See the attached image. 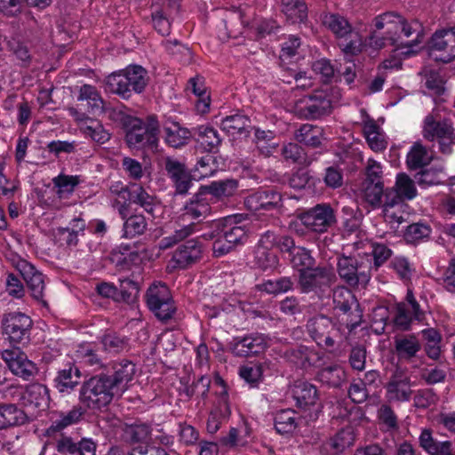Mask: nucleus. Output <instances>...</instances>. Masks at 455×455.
Wrapping results in <instances>:
<instances>
[{
	"instance_id": "obj_52",
	"label": "nucleus",
	"mask_w": 455,
	"mask_h": 455,
	"mask_svg": "<svg viewBox=\"0 0 455 455\" xmlns=\"http://www.w3.org/2000/svg\"><path fill=\"white\" fill-rule=\"evenodd\" d=\"M172 299L171 291L167 285L163 283H153L147 291L146 301L148 307H155L159 303L168 301Z\"/></svg>"
},
{
	"instance_id": "obj_34",
	"label": "nucleus",
	"mask_w": 455,
	"mask_h": 455,
	"mask_svg": "<svg viewBox=\"0 0 455 455\" xmlns=\"http://www.w3.org/2000/svg\"><path fill=\"white\" fill-rule=\"evenodd\" d=\"M22 397L26 405L42 410L49 405V389L43 384L34 383L29 385Z\"/></svg>"
},
{
	"instance_id": "obj_46",
	"label": "nucleus",
	"mask_w": 455,
	"mask_h": 455,
	"mask_svg": "<svg viewBox=\"0 0 455 455\" xmlns=\"http://www.w3.org/2000/svg\"><path fill=\"white\" fill-rule=\"evenodd\" d=\"M196 232V223L191 222L187 225L180 226L176 228L174 232L167 236L163 237L159 242V249L166 250L172 247L174 244L185 240L188 236Z\"/></svg>"
},
{
	"instance_id": "obj_23",
	"label": "nucleus",
	"mask_w": 455,
	"mask_h": 455,
	"mask_svg": "<svg viewBox=\"0 0 455 455\" xmlns=\"http://www.w3.org/2000/svg\"><path fill=\"white\" fill-rule=\"evenodd\" d=\"M152 427L147 422L136 420L132 424H125L123 428L122 438L131 449L140 445H147L151 442Z\"/></svg>"
},
{
	"instance_id": "obj_47",
	"label": "nucleus",
	"mask_w": 455,
	"mask_h": 455,
	"mask_svg": "<svg viewBox=\"0 0 455 455\" xmlns=\"http://www.w3.org/2000/svg\"><path fill=\"white\" fill-rule=\"evenodd\" d=\"M275 427L280 434H288L294 431L298 426L296 411L291 409L282 410L275 413Z\"/></svg>"
},
{
	"instance_id": "obj_53",
	"label": "nucleus",
	"mask_w": 455,
	"mask_h": 455,
	"mask_svg": "<svg viewBox=\"0 0 455 455\" xmlns=\"http://www.w3.org/2000/svg\"><path fill=\"white\" fill-rule=\"evenodd\" d=\"M164 134L165 142L172 148H180L185 145L190 136L188 129L182 128L175 123L164 127Z\"/></svg>"
},
{
	"instance_id": "obj_3",
	"label": "nucleus",
	"mask_w": 455,
	"mask_h": 455,
	"mask_svg": "<svg viewBox=\"0 0 455 455\" xmlns=\"http://www.w3.org/2000/svg\"><path fill=\"white\" fill-rule=\"evenodd\" d=\"M122 124L125 130V140L130 148L154 150L158 143L159 123L155 116L146 120L124 116Z\"/></svg>"
},
{
	"instance_id": "obj_37",
	"label": "nucleus",
	"mask_w": 455,
	"mask_h": 455,
	"mask_svg": "<svg viewBox=\"0 0 455 455\" xmlns=\"http://www.w3.org/2000/svg\"><path fill=\"white\" fill-rule=\"evenodd\" d=\"M127 202L139 205L150 215H154L155 208L157 205L156 198L149 195L143 187L135 183L130 185Z\"/></svg>"
},
{
	"instance_id": "obj_51",
	"label": "nucleus",
	"mask_w": 455,
	"mask_h": 455,
	"mask_svg": "<svg viewBox=\"0 0 455 455\" xmlns=\"http://www.w3.org/2000/svg\"><path fill=\"white\" fill-rule=\"evenodd\" d=\"M197 141L205 151L212 152L220 146L221 140L214 128L201 125L197 128Z\"/></svg>"
},
{
	"instance_id": "obj_1",
	"label": "nucleus",
	"mask_w": 455,
	"mask_h": 455,
	"mask_svg": "<svg viewBox=\"0 0 455 455\" xmlns=\"http://www.w3.org/2000/svg\"><path fill=\"white\" fill-rule=\"evenodd\" d=\"M376 30H381L393 45L412 47L421 42L422 26L417 20L407 22L400 14L387 12L376 16L372 20Z\"/></svg>"
},
{
	"instance_id": "obj_6",
	"label": "nucleus",
	"mask_w": 455,
	"mask_h": 455,
	"mask_svg": "<svg viewBox=\"0 0 455 455\" xmlns=\"http://www.w3.org/2000/svg\"><path fill=\"white\" fill-rule=\"evenodd\" d=\"M422 135L427 140L436 142L442 154H451L455 143V132L449 119L441 118L434 111L429 113L423 120Z\"/></svg>"
},
{
	"instance_id": "obj_57",
	"label": "nucleus",
	"mask_w": 455,
	"mask_h": 455,
	"mask_svg": "<svg viewBox=\"0 0 455 455\" xmlns=\"http://www.w3.org/2000/svg\"><path fill=\"white\" fill-rule=\"evenodd\" d=\"M318 379L321 382L328 386L339 387L346 379V372L343 368L339 365H331L323 368L318 372Z\"/></svg>"
},
{
	"instance_id": "obj_39",
	"label": "nucleus",
	"mask_w": 455,
	"mask_h": 455,
	"mask_svg": "<svg viewBox=\"0 0 455 455\" xmlns=\"http://www.w3.org/2000/svg\"><path fill=\"white\" fill-rule=\"evenodd\" d=\"M251 428L243 423L235 427H231L228 434L220 440L221 443L229 448L245 447L251 439Z\"/></svg>"
},
{
	"instance_id": "obj_40",
	"label": "nucleus",
	"mask_w": 455,
	"mask_h": 455,
	"mask_svg": "<svg viewBox=\"0 0 455 455\" xmlns=\"http://www.w3.org/2000/svg\"><path fill=\"white\" fill-rule=\"evenodd\" d=\"M80 379V371L76 367L68 365L66 368L60 370L54 379L55 387L60 392L72 391Z\"/></svg>"
},
{
	"instance_id": "obj_7",
	"label": "nucleus",
	"mask_w": 455,
	"mask_h": 455,
	"mask_svg": "<svg viewBox=\"0 0 455 455\" xmlns=\"http://www.w3.org/2000/svg\"><path fill=\"white\" fill-rule=\"evenodd\" d=\"M309 337L321 347L333 352L343 340L340 328L332 320L323 315L309 318L306 324Z\"/></svg>"
},
{
	"instance_id": "obj_45",
	"label": "nucleus",
	"mask_w": 455,
	"mask_h": 455,
	"mask_svg": "<svg viewBox=\"0 0 455 455\" xmlns=\"http://www.w3.org/2000/svg\"><path fill=\"white\" fill-rule=\"evenodd\" d=\"M77 100L80 101H87L91 112L93 114L104 111V100L96 87L93 85L84 84L81 86Z\"/></svg>"
},
{
	"instance_id": "obj_12",
	"label": "nucleus",
	"mask_w": 455,
	"mask_h": 455,
	"mask_svg": "<svg viewBox=\"0 0 455 455\" xmlns=\"http://www.w3.org/2000/svg\"><path fill=\"white\" fill-rule=\"evenodd\" d=\"M32 324L31 318L20 312L6 314L2 322L4 334L12 344L27 342L29 339Z\"/></svg>"
},
{
	"instance_id": "obj_63",
	"label": "nucleus",
	"mask_w": 455,
	"mask_h": 455,
	"mask_svg": "<svg viewBox=\"0 0 455 455\" xmlns=\"http://www.w3.org/2000/svg\"><path fill=\"white\" fill-rule=\"evenodd\" d=\"M291 263L295 268L300 269L312 268L315 259L312 257L310 251L304 247H297L292 251Z\"/></svg>"
},
{
	"instance_id": "obj_35",
	"label": "nucleus",
	"mask_w": 455,
	"mask_h": 455,
	"mask_svg": "<svg viewBox=\"0 0 455 455\" xmlns=\"http://www.w3.org/2000/svg\"><path fill=\"white\" fill-rule=\"evenodd\" d=\"M206 195L223 200L233 196L238 188V181L234 179L212 181L207 186L201 187Z\"/></svg>"
},
{
	"instance_id": "obj_41",
	"label": "nucleus",
	"mask_w": 455,
	"mask_h": 455,
	"mask_svg": "<svg viewBox=\"0 0 455 455\" xmlns=\"http://www.w3.org/2000/svg\"><path fill=\"white\" fill-rule=\"evenodd\" d=\"M362 196L363 199L372 208H379L385 200L383 181L363 182Z\"/></svg>"
},
{
	"instance_id": "obj_36",
	"label": "nucleus",
	"mask_w": 455,
	"mask_h": 455,
	"mask_svg": "<svg viewBox=\"0 0 455 455\" xmlns=\"http://www.w3.org/2000/svg\"><path fill=\"white\" fill-rule=\"evenodd\" d=\"M433 158V151L427 149L421 142H415L407 153L406 163L410 170H417L430 164Z\"/></svg>"
},
{
	"instance_id": "obj_31",
	"label": "nucleus",
	"mask_w": 455,
	"mask_h": 455,
	"mask_svg": "<svg viewBox=\"0 0 455 455\" xmlns=\"http://www.w3.org/2000/svg\"><path fill=\"white\" fill-rule=\"evenodd\" d=\"M301 103H305L299 108V114L305 118H318L326 114L331 108V101L323 92L305 97Z\"/></svg>"
},
{
	"instance_id": "obj_5",
	"label": "nucleus",
	"mask_w": 455,
	"mask_h": 455,
	"mask_svg": "<svg viewBox=\"0 0 455 455\" xmlns=\"http://www.w3.org/2000/svg\"><path fill=\"white\" fill-rule=\"evenodd\" d=\"M119 397L120 395L104 373L93 376L84 382L79 395L80 402L91 410H100Z\"/></svg>"
},
{
	"instance_id": "obj_24",
	"label": "nucleus",
	"mask_w": 455,
	"mask_h": 455,
	"mask_svg": "<svg viewBox=\"0 0 455 455\" xmlns=\"http://www.w3.org/2000/svg\"><path fill=\"white\" fill-rule=\"evenodd\" d=\"M282 196L280 193L273 190H258L244 200L245 206L252 212L270 211L276 209L281 205Z\"/></svg>"
},
{
	"instance_id": "obj_28",
	"label": "nucleus",
	"mask_w": 455,
	"mask_h": 455,
	"mask_svg": "<svg viewBox=\"0 0 455 455\" xmlns=\"http://www.w3.org/2000/svg\"><path fill=\"white\" fill-rule=\"evenodd\" d=\"M285 358L300 368L315 366L322 360L320 355L308 347L299 345L288 348L284 352Z\"/></svg>"
},
{
	"instance_id": "obj_43",
	"label": "nucleus",
	"mask_w": 455,
	"mask_h": 455,
	"mask_svg": "<svg viewBox=\"0 0 455 455\" xmlns=\"http://www.w3.org/2000/svg\"><path fill=\"white\" fill-rule=\"evenodd\" d=\"M323 24L339 40H347L348 35L353 31L352 26L347 20L339 14L331 13L325 15Z\"/></svg>"
},
{
	"instance_id": "obj_11",
	"label": "nucleus",
	"mask_w": 455,
	"mask_h": 455,
	"mask_svg": "<svg viewBox=\"0 0 455 455\" xmlns=\"http://www.w3.org/2000/svg\"><path fill=\"white\" fill-rule=\"evenodd\" d=\"M429 57L443 63L455 59V27L450 29L436 31L430 41Z\"/></svg>"
},
{
	"instance_id": "obj_38",
	"label": "nucleus",
	"mask_w": 455,
	"mask_h": 455,
	"mask_svg": "<svg viewBox=\"0 0 455 455\" xmlns=\"http://www.w3.org/2000/svg\"><path fill=\"white\" fill-rule=\"evenodd\" d=\"M294 137L299 143L317 148L322 143L323 133L321 127L311 124H304L295 132Z\"/></svg>"
},
{
	"instance_id": "obj_15",
	"label": "nucleus",
	"mask_w": 455,
	"mask_h": 455,
	"mask_svg": "<svg viewBox=\"0 0 455 455\" xmlns=\"http://www.w3.org/2000/svg\"><path fill=\"white\" fill-rule=\"evenodd\" d=\"M267 347V339L261 333H251L235 337L230 343V349L236 356H250L260 354Z\"/></svg>"
},
{
	"instance_id": "obj_16",
	"label": "nucleus",
	"mask_w": 455,
	"mask_h": 455,
	"mask_svg": "<svg viewBox=\"0 0 455 455\" xmlns=\"http://www.w3.org/2000/svg\"><path fill=\"white\" fill-rule=\"evenodd\" d=\"M202 255V243L198 239H190L174 251L171 263L172 267L184 269L200 260Z\"/></svg>"
},
{
	"instance_id": "obj_33",
	"label": "nucleus",
	"mask_w": 455,
	"mask_h": 455,
	"mask_svg": "<svg viewBox=\"0 0 455 455\" xmlns=\"http://www.w3.org/2000/svg\"><path fill=\"white\" fill-rule=\"evenodd\" d=\"M391 199L389 196H385V200L380 207H382L385 220L391 226L397 227L405 220V209L408 205L400 200Z\"/></svg>"
},
{
	"instance_id": "obj_58",
	"label": "nucleus",
	"mask_w": 455,
	"mask_h": 455,
	"mask_svg": "<svg viewBox=\"0 0 455 455\" xmlns=\"http://www.w3.org/2000/svg\"><path fill=\"white\" fill-rule=\"evenodd\" d=\"M339 46L346 55L350 56H355L366 49L363 36L354 30L348 35L347 40H339Z\"/></svg>"
},
{
	"instance_id": "obj_18",
	"label": "nucleus",
	"mask_w": 455,
	"mask_h": 455,
	"mask_svg": "<svg viewBox=\"0 0 455 455\" xmlns=\"http://www.w3.org/2000/svg\"><path fill=\"white\" fill-rule=\"evenodd\" d=\"M136 371L135 364L129 360H121L114 362L111 365V371L104 373L115 387L116 392L123 395L128 389L129 383L132 380Z\"/></svg>"
},
{
	"instance_id": "obj_62",
	"label": "nucleus",
	"mask_w": 455,
	"mask_h": 455,
	"mask_svg": "<svg viewBox=\"0 0 455 455\" xmlns=\"http://www.w3.org/2000/svg\"><path fill=\"white\" fill-rule=\"evenodd\" d=\"M438 401V395L432 388H422L415 392L413 404L417 409H427Z\"/></svg>"
},
{
	"instance_id": "obj_19",
	"label": "nucleus",
	"mask_w": 455,
	"mask_h": 455,
	"mask_svg": "<svg viewBox=\"0 0 455 455\" xmlns=\"http://www.w3.org/2000/svg\"><path fill=\"white\" fill-rule=\"evenodd\" d=\"M419 446L428 455H451L455 440L440 441L430 427H422L418 437Z\"/></svg>"
},
{
	"instance_id": "obj_20",
	"label": "nucleus",
	"mask_w": 455,
	"mask_h": 455,
	"mask_svg": "<svg viewBox=\"0 0 455 455\" xmlns=\"http://www.w3.org/2000/svg\"><path fill=\"white\" fill-rule=\"evenodd\" d=\"M71 113L77 122L81 132L86 138H90L98 144H104L110 140L111 134L99 120L90 118L76 110H71Z\"/></svg>"
},
{
	"instance_id": "obj_44",
	"label": "nucleus",
	"mask_w": 455,
	"mask_h": 455,
	"mask_svg": "<svg viewBox=\"0 0 455 455\" xmlns=\"http://www.w3.org/2000/svg\"><path fill=\"white\" fill-rule=\"evenodd\" d=\"M395 347L400 358L411 359L417 355L421 346L414 335H406L395 339Z\"/></svg>"
},
{
	"instance_id": "obj_48",
	"label": "nucleus",
	"mask_w": 455,
	"mask_h": 455,
	"mask_svg": "<svg viewBox=\"0 0 455 455\" xmlns=\"http://www.w3.org/2000/svg\"><path fill=\"white\" fill-rule=\"evenodd\" d=\"M422 337L425 340V351L427 355L438 360L441 355L442 336L438 331L434 328H428L422 331Z\"/></svg>"
},
{
	"instance_id": "obj_55",
	"label": "nucleus",
	"mask_w": 455,
	"mask_h": 455,
	"mask_svg": "<svg viewBox=\"0 0 455 455\" xmlns=\"http://www.w3.org/2000/svg\"><path fill=\"white\" fill-rule=\"evenodd\" d=\"M80 181V176L65 174H60L52 180L54 186L58 188L57 195L59 198H65L72 195Z\"/></svg>"
},
{
	"instance_id": "obj_17",
	"label": "nucleus",
	"mask_w": 455,
	"mask_h": 455,
	"mask_svg": "<svg viewBox=\"0 0 455 455\" xmlns=\"http://www.w3.org/2000/svg\"><path fill=\"white\" fill-rule=\"evenodd\" d=\"M423 313L412 291L408 290L406 301L396 305L394 323L400 330H407L413 319L420 320Z\"/></svg>"
},
{
	"instance_id": "obj_4",
	"label": "nucleus",
	"mask_w": 455,
	"mask_h": 455,
	"mask_svg": "<svg viewBox=\"0 0 455 455\" xmlns=\"http://www.w3.org/2000/svg\"><path fill=\"white\" fill-rule=\"evenodd\" d=\"M147 70L140 65H130L124 69L114 72L106 79L107 90L124 100L132 92L140 93L148 84Z\"/></svg>"
},
{
	"instance_id": "obj_30",
	"label": "nucleus",
	"mask_w": 455,
	"mask_h": 455,
	"mask_svg": "<svg viewBox=\"0 0 455 455\" xmlns=\"http://www.w3.org/2000/svg\"><path fill=\"white\" fill-rule=\"evenodd\" d=\"M291 393L296 405L304 411L310 410L315 406L318 401L316 387L307 381L295 382Z\"/></svg>"
},
{
	"instance_id": "obj_49",
	"label": "nucleus",
	"mask_w": 455,
	"mask_h": 455,
	"mask_svg": "<svg viewBox=\"0 0 455 455\" xmlns=\"http://www.w3.org/2000/svg\"><path fill=\"white\" fill-rule=\"evenodd\" d=\"M24 414L14 404H0V429L23 423Z\"/></svg>"
},
{
	"instance_id": "obj_54",
	"label": "nucleus",
	"mask_w": 455,
	"mask_h": 455,
	"mask_svg": "<svg viewBox=\"0 0 455 455\" xmlns=\"http://www.w3.org/2000/svg\"><path fill=\"white\" fill-rule=\"evenodd\" d=\"M250 120L247 116L235 114L226 116L221 121V128L229 135L235 136L245 132L246 128L249 126Z\"/></svg>"
},
{
	"instance_id": "obj_64",
	"label": "nucleus",
	"mask_w": 455,
	"mask_h": 455,
	"mask_svg": "<svg viewBox=\"0 0 455 455\" xmlns=\"http://www.w3.org/2000/svg\"><path fill=\"white\" fill-rule=\"evenodd\" d=\"M301 40L299 36H289L281 45L280 59L282 61L291 60L299 54Z\"/></svg>"
},
{
	"instance_id": "obj_59",
	"label": "nucleus",
	"mask_w": 455,
	"mask_h": 455,
	"mask_svg": "<svg viewBox=\"0 0 455 455\" xmlns=\"http://www.w3.org/2000/svg\"><path fill=\"white\" fill-rule=\"evenodd\" d=\"M104 350L111 354H118L129 347V339L116 333L105 334L101 339Z\"/></svg>"
},
{
	"instance_id": "obj_14",
	"label": "nucleus",
	"mask_w": 455,
	"mask_h": 455,
	"mask_svg": "<svg viewBox=\"0 0 455 455\" xmlns=\"http://www.w3.org/2000/svg\"><path fill=\"white\" fill-rule=\"evenodd\" d=\"M2 358L13 374L25 380H28L37 372L36 363L28 360L27 355L19 347L4 349L2 352Z\"/></svg>"
},
{
	"instance_id": "obj_29",
	"label": "nucleus",
	"mask_w": 455,
	"mask_h": 455,
	"mask_svg": "<svg viewBox=\"0 0 455 455\" xmlns=\"http://www.w3.org/2000/svg\"><path fill=\"white\" fill-rule=\"evenodd\" d=\"M385 196L392 198L391 200L396 199L405 203L416 197L417 188L414 181L407 174L399 173L394 187L385 190Z\"/></svg>"
},
{
	"instance_id": "obj_9",
	"label": "nucleus",
	"mask_w": 455,
	"mask_h": 455,
	"mask_svg": "<svg viewBox=\"0 0 455 455\" xmlns=\"http://www.w3.org/2000/svg\"><path fill=\"white\" fill-rule=\"evenodd\" d=\"M372 264L371 261H359L355 257L339 256L337 261V271L342 281L349 286L366 284L371 278Z\"/></svg>"
},
{
	"instance_id": "obj_2",
	"label": "nucleus",
	"mask_w": 455,
	"mask_h": 455,
	"mask_svg": "<svg viewBox=\"0 0 455 455\" xmlns=\"http://www.w3.org/2000/svg\"><path fill=\"white\" fill-rule=\"evenodd\" d=\"M209 236L213 240L212 252L215 257H222L229 253L247 240V230L245 227L239 224L238 217L235 215L213 220Z\"/></svg>"
},
{
	"instance_id": "obj_27",
	"label": "nucleus",
	"mask_w": 455,
	"mask_h": 455,
	"mask_svg": "<svg viewBox=\"0 0 455 455\" xmlns=\"http://www.w3.org/2000/svg\"><path fill=\"white\" fill-rule=\"evenodd\" d=\"M118 213L124 220L123 237L132 239L143 235L148 229V222L144 215L134 213L128 216V204H121Z\"/></svg>"
},
{
	"instance_id": "obj_13",
	"label": "nucleus",
	"mask_w": 455,
	"mask_h": 455,
	"mask_svg": "<svg viewBox=\"0 0 455 455\" xmlns=\"http://www.w3.org/2000/svg\"><path fill=\"white\" fill-rule=\"evenodd\" d=\"M335 280V274L330 267H317L300 269L299 283L303 292L324 291Z\"/></svg>"
},
{
	"instance_id": "obj_10",
	"label": "nucleus",
	"mask_w": 455,
	"mask_h": 455,
	"mask_svg": "<svg viewBox=\"0 0 455 455\" xmlns=\"http://www.w3.org/2000/svg\"><path fill=\"white\" fill-rule=\"evenodd\" d=\"M303 226L309 231L322 234L336 222L333 209L327 204H319L299 215Z\"/></svg>"
},
{
	"instance_id": "obj_50",
	"label": "nucleus",
	"mask_w": 455,
	"mask_h": 455,
	"mask_svg": "<svg viewBox=\"0 0 455 455\" xmlns=\"http://www.w3.org/2000/svg\"><path fill=\"white\" fill-rule=\"evenodd\" d=\"M293 282L291 277L283 276L275 280H265L257 285L260 291L271 295H278L292 290Z\"/></svg>"
},
{
	"instance_id": "obj_21",
	"label": "nucleus",
	"mask_w": 455,
	"mask_h": 455,
	"mask_svg": "<svg viewBox=\"0 0 455 455\" xmlns=\"http://www.w3.org/2000/svg\"><path fill=\"white\" fill-rule=\"evenodd\" d=\"M84 410L80 406H75L68 411H56L51 417V425L45 429L44 435L55 437L58 433L81 421Z\"/></svg>"
},
{
	"instance_id": "obj_56",
	"label": "nucleus",
	"mask_w": 455,
	"mask_h": 455,
	"mask_svg": "<svg viewBox=\"0 0 455 455\" xmlns=\"http://www.w3.org/2000/svg\"><path fill=\"white\" fill-rule=\"evenodd\" d=\"M238 374L251 387H256L263 380V366L249 363L239 368Z\"/></svg>"
},
{
	"instance_id": "obj_42",
	"label": "nucleus",
	"mask_w": 455,
	"mask_h": 455,
	"mask_svg": "<svg viewBox=\"0 0 455 455\" xmlns=\"http://www.w3.org/2000/svg\"><path fill=\"white\" fill-rule=\"evenodd\" d=\"M282 12L291 23L303 22L307 18V6L303 0H282Z\"/></svg>"
},
{
	"instance_id": "obj_8",
	"label": "nucleus",
	"mask_w": 455,
	"mask_h": 455,
	"mask_svg": "<svg viewBox=\"0 0 455 455\" xmlns=\"http://www.w3.org/2000/svg\"><path fill=\"white\" fill-rule=\"evenodd\" d=\"M333 309L338 315H344L346 319H342L344 324L349 331L360 325L363 318V313L359 308V304L353 292L346 287H338L332 294Z\"/></svg>"
},
{
	"instance_id": "obj_22",
	"label": "nucleus",
	"mask_w": 455,
	"mask_h": 455,
	"mask_svg": "<svg viewBox=\"0 0 455 455\" xmlns=\"http://www.w3.org/2000/svg\"><path fill=\"white\" fill-rule=\"evenodd\" d=\"M182 211L181 220L191 219L198 222L211 213L210 198L202 188L185 204Z\"/></svg>"
},
{
	"instance_id": "obj_26",
	"label": "nucleus",
	"mask_w": 455,
	"mask_h": 455,
	"mask_svg": "<svg viewBox=\"0 0 455 455\" xmlns=\"http://www.w3.org/2000/svg\"><path fill=\"white\" fill-rule=\"evenodd\" d=\"M165 170L172 180L176 193L185 195L192 186L191 175L181 162L168 157L165 160Z\"/></svg>"
},
{
	"instance_id": "obj_25",
	"label": "nucleus",
	"mask_w": 455,
	"mask_h": 455,
	"mask_svg": "<svg viewBox=\"0 0 455 455\" xmlns=\"http://www.w3.org/2000/svg\"><path fill=\"white\" fill-rule=\"evenodd\" d=\"M386 390V396L390 402H408L413 393L410 378L398 371L391 376Z\"/></svg>"
},
{
	"instance_id": "obj_32",
	"label": "nucleus",
	"mask_w": 455,
	"mask_h": 455,
	"mask_svg": "<svg viewBox=\"0 0 455 455\" xmlns=\"http://www.w3.org/2000/svg\"><path fill=\"white\" fill-rule=\"evenodd\" d=\"M20 272L27 283L33 298L36 300H42L44 291V281L42 273L27 261H22L20 264Z\"/></svg>"
},
{
	"instance_id": "obj_60",
	"label": "nucleus",
	"mask_w": 455,
	"mask_h": 455,
	"mask_svg": "<svg viewBox=\"0 0 455 455\" xmlns=\"http://www.w3.org/2000/svg\"><path fill=\"white\" fill-rule=\"evenodd\" d=\"M390 267L403 283L411 281L415 270L409 259L402 256L395 257L390 262Z\"/></svg>"
},
{
	"instance_id": "obj_61",
	"label": "nucleus",
	"mask_w": 455,
	"mask_h": 455,
	"mask_svg": "<svg viewBox=\"0 0 455 455\" xmlns=\"http://www.w3.org/2000/svg\"><path fill=\"white\" fill-rule=\"evenodd\" d=\"M431 228L424 223H413L407 227L404 237L408 243H415L429 236Z\"/></svg>"
}]
</instances>
